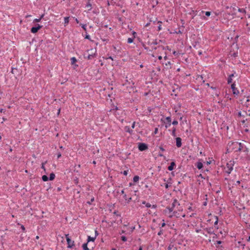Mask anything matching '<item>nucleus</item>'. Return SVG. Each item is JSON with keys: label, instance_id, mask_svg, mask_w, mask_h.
Returning <instances> with one entry per match:
<instances>
[{"label": "nucleus", "instance_id": "44", "mask_svg": "<svg viewBox=\"0 0 250 250\" xmlns=\"http://www.w3.org/2000/svg\"><path fill=\"white\" fill-rule=\"evenodd\" d=\"M135 126V122H134L132 123V124L131 127H132V128H134Z\"/></svg>", "mask_w": 250, "mask_h": 250}, {"label": "nucleus", "instance_id": "50", "mask_svg": "<svg viewBox=\"0 0 250 250\" xmlns=\"http://www.w3.org/2000/svg\"><path fill=\"white\" fill-rule=\"evenodd\" d=\"M42 169H43L44 170H45V167H44V164H43V163H42Z\"/></svg>", "mask_w": 250, "mask_h": 250}, {"label": "nucleus", "instance_id": "57", "mask_svg": "<svg viewBox=\"0 0 250 250\" xmlns=\"http://www.w3.org/2000/svg\"><path fill=\"white\" fill-rule=\"evenodd\" d=\"M121 193L123 194H125V191L124 189L121 191Z\"/></svg>", "mask_w": 250, "mask_h": 250}, {"label": "nucleus", "instance_id": "30", "mask_svg": "<svg viewBox=\"0 0 250 250\" xmlns=\"http://www.w3.org/2000/svg\"><path fill=\"white\" fill-rule=\"evenodd\" d=\"M71 61L72 64H74L77 62V60L75 57L71 58Z\"/></svg>", "mask_w": 250, "mask_h": 250}, {"label": "nucleus", "instance_id": "48", "mask_svg": "<svg viewBox=\"0 0 250 250\" xmlns=\"http://www.w3.org/2000/svg\"><path fill=\"white\" fill-rule=\"evenodd\" d=\"M21 228L22 230L23 231H25V227H24L23 226H22H22H21Z\"/></svg>", "mask_w": 250, "mask_h": 250}, {"label": "nucleus", "instance_id": "33", "mask_svg": "<svg viewBox=\"0 0 250 250\" xmlns=\"http://www.w3.org/2000/svg\"><path fill=\"white\" fill-rule=\"evenodd\" d=\"M81 25L82 26V27L83 29V30L85 32H86V24H81Z\"/></svg>", "mask_w": 250, "mask_h": 250}, {"label": "nucleus", "instance_id": "23", "mask_svg": "<svg viewBox=\"0 0 250 250\" xmlns=\"http://www.w3.org/2000/svg\"><path fill=\"white\" fill-rule=\"evenodd\" d=\"M142 204L145 205L147 208H150L151 207V205L150 203H146V201H143Z\"/></svg>", "mask_w": 250, "mask_h": 250}, {"label": "nucleus", "instance_id": "13", "mask_svg": "<svg viewBox=\"0 0 250 250\" xmlns=\"http://www.w3.org/2000/svg\"><path fill=\"white\" fill-rule=\"evenodd\" d=\"M206 230L209 234H214L213 228H206Z\"/></svg>", "mask_w": 250, "mask_h": 250}, {"label": "nucleus", "instance_id": "2", "mask_svg": "<svg viewBox=\"0 0 250 250\" xmlns=\"http://www.w3.org/2000/svg\"><path fill=\"white\" fill-rule=\"evenodd\" d=\"M238 142H229L228 145V148L227 151L229 150H230L231 151H235L236 149H238Z\"/></svg>", "mask_w": 250, "mask_h": 250}, {"label": "nucleus", "instance_id": "64", "mask_svg": "<svg viewBox=\"0 0 250 250\" xmlns=\"http://www.w3.org/2000/svg\"><path fill=\"white\" fill-rule=\"evenodd\" d=\"M138 250H142V248L141 247H140Z\"/></svg>", "mask_w": 250, "mask_h": 250}, {"label": "nucleus", "instance_id": "9", "mask_svg": "<svg viewBox=\"0 0 250 250\" xmlns=\"http://www.w3.org/2000/svg\"><path fill=\"white\" fill-rule=\"evenodd\" d=\"M176 145L178 147H180L182 146V139L180 137L176 138Z\"/></svg>", "mask_w": 250, "mask_h": 250}, {"label": "nucleus", "instance_id": "15", "mask_svg": "<svg viewBox=\"0 0 250 250\" xmlns=\"http://www.w3.org/2000/svg\"><path fill=\"white\" fill-rule=\"evenodd\" d=\"M95 57V54H88L87 56H85L84 58L88 60H91Z\"/></svg>", "mask_w": 250, "mask_h": 250}, {"label": "nucleus", "instance_id": "35", "mask_svg": "<svg viewBox=\"0 0 250 250\" xmlns=\"http://www.w3.org/2000/svg\"><path fill=\"white\" fill-rule=\"evenodd\" d=\"M158 23H160V24H159V25L158 27V31H160V30H161V29H162V28H161V24L162 23V22H161V21H159L158 22Z\"/></svg>", "mask_w": 250, "mask_h": 250}, {"label": "nucleus", "instance_id": "7", "mask_svg": "<svg viewBox=\"0 0 250 250\" xmlns=\"http://www.w3.org/2000/svg\"><path fill=\"white\" fill-rule=\"evenodd\" d=\"M138 148L140 151H144L148 148L147 146L145 143H139Z\"/></svg>", "mask_w": 250, "mask_h": 250}, {"label": "nucleus", "instance_id": "29", "mask_svg": "<svg viewBox=\"0 0 250 250\" xmlns=\"http://www.w3.org/2000/svg\"><path fill=\"white\" fill-rule=\"evenodd\" d=\"M42 180L44 182L47 181L48 180V177L46 175H44L42 176Z\"/></svg>", "mask_w": 250, "mask_h": 250}, {"label": "nucleus", "instance_id": "19", "mask_svg": "<svg viewBox=\"0 0 250 250\" xmlns=\"http://www.w3.org/2000/svg\"><path fill=\"white\" fill-rule=\"evenodd\" d=\"M96 239V236L94 237H90V236H88V238H87V243L89 242L90 241H93L94 242L95 241Z\"/></svg>", "mask_w": 250, "mask_h": 250}, {"label": "nucleus", "instance_id": "37", "mask_svg": "<svg viewBox=\"0 0 250 250\" xmlns=\"http://www.w3.org/2000/svg\"><path fill=\"white\" fill-rule=\"evenodd\" d=\"M198 79H201V80H203V82L204 83L205 82V81L203 80V76L202 75H199L198 77Z\"/></svg>", "mask_w": 250, "mask_h": 250}, {"label": "nucleus", "instance_id": "34", "mask_svg": "<svg viewBox=\"0 0 250 250\" xmlns=\"http://www.w3.org/2000/svg\"><path fill=\"white\" fill-rule=\"evenodd\" d=\"M121 240L123 241L124 242H125L127 240L126 237L125 236H122L121 237Z\"/></svg>", "mask_w": 250, "mask_h": 250}, {"label": "nucleus", "instance_id": "22", "mask_svg": "<svg viewBox=\"0 0 250 250\" xmlns=\"http://www.w3.org/2000/svg\"><path fill=\"white\" fill-rule=\"evenodd\" d=\"M83 249V250H89V249L87 247V243H84L82 246Z\"/></svg>", "mask_w": 250, "mask_h": 250}, {"label": "nucleus", "instance_id": "5", "mask_svg": "<svg viewBox=\"0 0 250 250\" xmlns=\"http://www.w3.org/2000/svg\"><path fill=\"white\" fill-rule=\"evenodd\" d=\"M65 237L66 239L67 245H68V248H71L74 246V242L73 241H72L71 239L69 237V234H65Z\"/></svg>", "mask_w": 250, "mask_h": 250}, {"label": "nucleus", "instance_id": "61", "mask_svg": "<svg viewBox=\"0 0 250 250\" xmlns=\"http://www.w3.org/2000/svg\"><path fill=\"white\" fill-rule=\"evenodd\" d=\"M247 241H250V236L248 237V238L247 239Z\"/></svg>", "mask_w": 250, "mask_h": 250}, {"label": "nucleus", "instance_id": "58", "mask_svg": "<svg viewBox=\"0 0 250 250\" xmlns=\"http://www.w3.org/2000/svg\"><path fill=\"white\" fill-rule=\"evenodd\" d=\"M202 54V51H199V52H198V54H199V55H201Z\"/></svg>", "mask_w": 250, "mask_h": 250}, {"label": "nucleus", "instance_id": "63", "mask_svg": "<svg viewBox=\"0 0 250 250\" xmlns=\"http://www.w3.org/2000/svg\"><path fill=\"white\" fill-rule=\"evenodd\" d=\"M164 59L165 60H167V56L164 57Z\"/></svg>", "mask_w": 250, "mask_h": 250}, {"label": "nucleus", "instance_id": "47", "mask_svg": "<svg viewBox=\"0 0 250 250\" xmlns=\"http://www.w3.org/2000/svg\"><path fill=\"white\" fill-rule=\"evenodd\" d=\"M85 38V39H87L89 40V39H90V36H89V35H86Z\"/></svg>", "mask_w": 250, "mask_h": 250}, {"label": "nucleus", "instance_id": "28", "mask_svg": "<svg viewBox=\"0 0 250 250\" xmlns=\"http://www.w3.org/2000/svg\"><path fill=\"white\" fill-rule=\"evenodd\" d=\"M244 114H243L241 113V112H239L238 113V117H245V115L247 114V113L246 112H244Z\"/></svg>", "mask_w": 250, "mask_h": 250}, {"label": "nucleus", "instance_id": "39", "mask_svg": "<svg viewBox=\"0 0 250 250\" xmlns=\"http://www.w3.org/2000/svg\"><path fill=\"white\" fill-rule=\"evenodd\" d=\"M210 14H211V13H210V12H209V11H207V12H206V13H205V15H206L207 16H209L210 15Z\"/></svg>", "mask_w": 250, "mask_h": 250}, {"label": "nucleus", "instance_id": "53", "mask_svg": "<svg viewBox=\"0 0 250 250\" xmlns=\"http://www.w3.org/2000/svg\"><path fill=\"white\" fill-rule=\"evenodd\" d=\"M158 59L160 60H162V57L161 56H159L158 57Z\"/></svg>", "mask_w": 250, "mask_h": 250}, {"label": "nucleus", "instance_id": "42", "mask_svg": "<svg viewBox=\"0 0 250 250\" xmlns=\"http://www.w3.org/2000/svg\"><path fill=\"white\" fill-rule=\"evenodd\" d=\"M62 155H61V153L60 152H58L57 153V158L59 159L61 157Z\"/></svg>", "mask_w": 250, "mask_h": 250}, {"label": "nucleus", "instance_id": "18", "mask_svg": "<svg viewBox=\"0 0 250 250\" xmlns=\"http://www.w3.org/2000/svg\"><path fill=\"white\" fill-rule=\"evenodd\" d=\"M196 167L199 169H200L203 167V165L201 162H198L196 164Z\"/></svg>", "mask_w": 250, "mask_h": 250}, {"label": "nucleus", "instance_id": "1", "mask_svg": "<svg viewBox=\"0 0 250 250\" xmlns=\"http://www.w3.org/2000/svg\"><path fill=\"white\" fill-rule=\"evenodd\" d=\"M182 210L183 208L180 206L179 203L176 199H174L173 203H172L171 206L167 207L165 211L166 213H167V211L169 213L172 212V214L169 215V217L176 216V217L178 218L180 217L179 213L178 212L182 211Z\"/></svg>", "mask_w": 250, "mask_h": 250}, {"label": "nucleus", "instance_id": "4", "mask_svg": "<svg viewBox=\"0 0 250 250\" xmlns=\"http://www.w3.org/2000/svg\"><path fill=\"white\" fill-rule=\"evenodd\" d=\"M237 151H247V148L244 144L238 143V149L235 150V152Z\"/></svg>", "mask_w": 250, "mask_h": 250}, {"label": "nucleus", "instance_id": "20", "mask_svg": "<svg viewBox=\"0 0 250 250\" xmlns=\"http://www.w3.org/2000/svg\"><path fill=\"white\" fill-rule=\"evenodd\" d=\"M176 129L175 127H173L172 128V135L173 136V137H176Z\"/></svg>", "mask_w": 250, "mask_h": 250}, {"label": "nucleus", "instance_id": "38", "mask_svg": "<svg viewBox=\"0 0 250 250\" xmlns=\"http://www.w3.org/2000/svg\"><path fill=\"white\" fill-rule=\"evenodd\" d=\"M178 122L176 120H174L172 122V124L173 125H177L178 124Z\"/></svg>", "mask_w": 250, "mask_h": 250}, {"label": "nucleus", "instance_id": "52", "mask_svg": "<svg viewBox=\"0 0 250 250\" xmlns=\"http://www.w3.org/2000/svg\"><path fill=\"white\" fill-rule=\"evenodd\" d=\"M217 243L218 244H221L222 243V241H217Z\"/></svg>", "mask_w": 250, "mask_h": 250}, {"label": "nucleus", "instance_id": "51", "mask_svg": "<svg viewBox=\"0 0 250 250\" xmlns=\"http://www.w3.org/2000/svg\"><path fill=\"white\" fill-rule=\"evenodd\" d=\"M168 185L167 184H165V188H168Z\"/></svg>", "mask_w": 250, "mask_h": 250}, {"label": "nucleus", "instance_id": "17", "mask_svg": "<svg viewBox=\"0 0 250 250\" xmlns=\"http://www.w3.org/2000/svg\"><path fill=\"white\" fill-rule=\"evenodd\" d=\"M85 7H86L87 9H88V11H90L92 9V5L91 4V3L89 2V1H88L86 6H85Z\"/></svg>", "mask_w": 250, "mask_h": 250}, {"label": "nucleus", "instance_id": "31", "mask_svg": "<svg viewBox=\"0 0 250 250\" xmlns=\"http://www.w3.org/2000/svg\"><path fill=\"white\" fill-rule=\"evenodd\" d=\"M133 40H134L133 38H129L127 39V42L128 43H131L133 42Z\"/></svg>", "mask_w": 250, "mask_h": 250}, {"label": "nucleus", "instance_id": "14", "mask_svg": "<svg viewBox=\"0 0 250 250\" xmlns=\"http://www.w3.org/2000/svg\"><path fill=\"white\" fill-rule=\"evenodd\" d=\"M123 197L125 199V200L126 201V203H127V204H128L131 201V200H132V198L131 197H129V198L127 197V195L125 194L124 195Z\"/></svg>", "mask_w": 250, "mask_h": 250}, {"label": "nucleus", "instance_id": "8", "mask_svg": "<svg viewBox=\"0 0 250 250\" xmlns=\"http://www.w3.org/2000/svg\"><path fill=\"white\" fill-rule=\"evenodd\" d=\"M231 88L232 90L233 94L234 95H238V94L239 93V92L235 87V84L234 83L231 85Z\"/></svg>", "mask_w": 250, "mask_h": 250}, {"label": "nucleus", "instance_id": "41", "mask_svg": "<svg viewBox=\"0 0 250 250\" xmlns=\"http://www.w3.org/2000/svg\"><path fill=\"white\" fill-rule=\"evenodd\" d=\"M163 234V230L160 229V230L158 232V235H161Z\"/></svg>", "mask_w": 250, "mask_h": 250}, {"label": "nucleus", "instance_id": "45", "mask_svg": "<svg viewBox=\"0 0 250 250\" xmlns=\"http://www.w3.org/2000/svg\"><path fill=\"white\" fill-rule=\"evenodd\" d=\"M158 128H155L154 130V133L157 134L158 133Z\"/></svg>", "mask_w": 250, "mask_h": 250}, {"label": "nucleus", "instance_id": "60", "mask_svg": "<svg viewBox=\"0 0 250 250\" xmlns=\"http://www.w3.org/2000/svg\"><path fill=\"white\" fill-rule=\"evenodd\" d=\"M152 208H156V205H152Z\"/></svg>", "mask_w": 250, "mask_h": 250}, {"label": "nucleus", "instance_id": "11", "mask_svg": "<svg viewBox=\"0 0 250 250\" xmlns=\"http://www.w3.org/2000/svg\"><path fill=\"white\" fill-rule=\"evenodd\" d=\"M175 163L174 162H172L170 163V165L168 167V170L169 171H172L174 169V167L175 166Z\"/></svg>", "mask_w": 250, "mask_h": 250}, {"label": "nucleus", "instance_id": "55", "mask_svg": "<svg viewBox=\"0 0 250 250\" xmlns=\"http://www.w3.org/2000/svg\"><path fill=\"white\" fill-rule=\"evenodd\" d=\"M158 155H159V156H160V157H163V156H163V155L162 153H159Z\"/></svg>", "mask_w": 250, "mask_h": 250}, {"label": "nucleus", "instance_id": "62", "mask_svg": "<svg viewBox=\"0 0 250 250\" xmlns=\"http://www.w3.org/2000/svg\"><path fill=\"white\" fill-rule=\"evenodd\" d=\"M92 163H93V164L95 165V164H96V161H93V162H92Z\"/></svg>", "mask_w": 250, "mask_h": 250}, {"label": "nucleus", "instance_id": "40", "mask_svg": "<svg viewBox=\"0 0 250 250\" xmlns=\"http://www.w3.org/2000/svg\"><path fill=\"white\" fill-rule=\"evenodd\" d=\"M123 174L125 175H127L128 173V170H124L123 172Z\"/></svg>", "mask_w": 250, "mask_h": 250}, {"label": "nucleus", "instance_id": "3", "mask_svg": "<svg viewBox=\"0 0 250 250\" xmlns=\"http://www.w3.org/2000/svg\"><path fill=\"white\" fill-rule=\"evenodd\" d=\"M234 162L229 161V163H228L226 165V167H225L226 172L228 174H230L231 171L233 169Z\"/></svg>", "mask_w": 250, "mask_h": 250}, {"label": "nucleus", "instance_id": "12", "mask_svg": "<svg viewBox=\"0 0 250 250\" xmlns=\"http://www.w3.org/2000/svg\"><path fill=\"white\" fill-rule=\"evenodd\" d=\"M235 72H234V73L231 74H230V75L229 76V78H228V83L229 84V83H232V78L233 77H234V74H235Z\"/></svg>", "mask_w": 250, "mask_h": 250}, {"label": "nucleus", "instance_id": "43", "mask_svg": "<svg viewBox=\"0 0 250 250\" xmlns=\"http://www.w3.org/2000/svg\"><path fill=\"white\" fill-rule=\"evenodd\" d=\"M229 9H230V10H232V11H233V12H235V11H236V8H235V7H230L229 8Z\"/></svg>", "mask_w": 250, "mask_h": 250}, {"label": "nucleus", "instance_id": "25", "mask_svg": "<svg viewBox=\"0 0 250 250\" xmlns=\"http://www.w3.org/2000/svg\"><path fill=\"white\" fill-rule=\"evenodd\" d=\"M215 218H216V221L214 222V227L217 229H218V227L217 226V225L218 224V218L217 216H215Z\"/></svg>", "mask_w": 250, "mask_h": 250}, {"label": "nucleus", "instance_id": "26", "mask_svg": "<svg viewBox=\"0 0 250 250\" xmlns=\"http://www.w3.org/2000/svg\"><path fill=\"white\" fill-rule=\"evenodd\" d=\"M55 177V175L54 173H51L50 174V177H49V180H53L54 179Z\"/></svg>", "mask_w": 250, "mask_h": 250}, {"label": "nucleus", "instance_id": "36", "mask_svg": "<svg viewBox=\"0 0 250 250\" xmlns=\"http://www.w3.org/2000/svg\"><path fill=\"white\" fill-rule=\"evenodd\" d=\"M159 43L156 40H155L153 42L151 43L152 44L157 45Z\"/></svg>", "mask_w": 250, "mask_h": 250}, {"label": "nucleus", "instance_id": "24", "mask_svg": "<svg viewBox=\"0 0 250 250\" xmlns=\"http://www.w3.org/2000/svg\"><path fill=\"white\" fill-rule=\"evenodd\" d=\"M69 17H66L64 18V26H66V24H67L69 22Z\"/></svg>", "mask_w": 250, "mask_h": 250}, {"label": "nucleus", "instance_id": "21", "mask_svg": "<svg viewBox=\"0 0 250 250\" xmlns=\"http://www.w3.org/2000/svg\"><path fill=\"white\" fill-rule=\"evenodd\" d=\"M43 16H44L43 15H42L41 16V17H40V18L34 19V21H33V22H40L41 21V19L43 18Z\"/></svg>", "mask_w": 250, "mask_h": 250}, {"label": "nucleus", "instance_id": "10", "mask_svg": "<svg viewBox=\"0 0 250 250\" xmlns=\"http://www.w3.org/2000/svg\"><path fill=\"white\" fill-rule=\"evenodd\" d=\"M166 120L167 122V124H166V125H165V127L166 128H167L168 127H169L171 125V118L170 117H167L166 118Z\"/></svg>", "mask_w": 250, "mask_h": 250}, {"label": "nucleus", "instance_id": "46", "mask_svg": "<svg viewBox=\"0 0 250 250\" xmlns=\"http://www.w3.org/2000/svg\"><path fill=\"white\" fill-rule=\"evenodd\" d=\"M159 148H160V149L162 151H165V149H164L162 146H160V147H159Z\"/></svg>", "mask_w": 250, "mask_h": 250}, {"label": "nucleus", "instance_id": "16", "mask_svg": "<svg viewBox=\"0 0 250 250\" xmlns=\"http://www.w3.org/2000/svg\"><path fill=\"white\" fill-rule=\"evenodd\" d=\"M125 130L126 132L129 133L130 134H132L133 133V130L131 129L128 126H125Z\"/></svg>", "mask_w": 250, "mask_h": 250}, {"label": "nucleus", "instance_id": "27", "mask_svg": "<svg viewBox=\"0 0 250 250\" xmlns=\"http://www.w3.org/2000/svg\"><path fill=\"white\" fill-rule=\"evenodd\" d=\"M140 178H139V176H137V175H136L134 177H133V181L134 182H138Z\"/></svg>", "mask_w": 250, "mask_h": 250}, {"label": "nucleus", "instance_id": "56", "mask_svg": "<svg viewBox=\"0 0 250 250\" xmlns=\"http://www.w3.org/2000/svg\"><path fill=\"white\" fill-rule=\"evenodd\" d=\"M98 233L97 230H95V236L96 237L98 235Z\"/></svg>", "mask_w": 250, "mask_h": 250}, {"label": "nucleus", "instance_id": "32", "mask_svg": "<svg viewBox=\"0 0 250 250\" xmlns=\"http://www.w3.org/2000/svg\"><path fill=\"white\" fill-rule=\"evenodd\" d=\"M238 11L241 13H246V10L243 8H238Z\"/></svg>", "mask_w": 250, "mask_h": 250}, {"label": "nucleus", "instance_id": "54", "mask_svg": "<svg viewBox=\"0 0 250 250\" xmlns=\"http://www.w3.org/2000/svg\"><path fill=\"white\" fill-rule=\"evenodd\" d=\"M165 225H166V224L165 223H163L162 224L161 226H162V227H164L165 226Z\"/></svg>", "mask_w": 250, "mask_h": 250}, {"label": "nucleus", "instance_id": "49", "mask_svg": "<svg viewBox=\"0 0 250 250\" xmlns=\"http://www.w3.org/2000/svg\"><path fill=\"white\" fill-rule=\"evenodd\" d=\"M111 59L112 61L113 60V59L111 56H109L108 58H105V59Z\"/></svg>", "mask_w": 250, "mask_h": 250}, {"label": "nucleus", "instance_id": "6", "mask_svg": "<svg viewBox=\"0 0 250 250\" xmlns=\"http://www.w3.org/2000/svg\"><path fill=\"white\" fill-rule=\"evenodd\" d=\"M42 27V26L40 25L39 24H37L36 25V26L33 27L31 29V32L32 33H37L39 30H40Z\"/></svg>", "mask_w": 250, "mask_h": 250}, {"label": "nucleus", "instance_id": "59", "mask_svg": "<svg viewBox=\"0 0 250 250\" xmlns=\"http://www.w3.org/2000/svg\"><path fill=\"white\" fill-rule=\"evenodd\" d=\"M0 112H4V109H2V108H1V109H0Z\"/></svg>", "mask_w": 250, "mask_h": 250}]
</instances>
